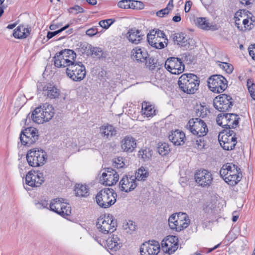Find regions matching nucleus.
<instances>
[{
  "label": "nucleus",
  "instance_id": "f257e3e1",
  "mask_svg": "<svg viewBox=\"0 0 255 255\" xmlns=\"http://www.w3.org/2000/svg\"><path fill=\"white\" fill-rule=\"evenodd\" d=\"M54 114V108L52 106L46 103L36 108L30 116V114L28 115L27 118H31L33 122L41 124L51 120Z\"/></svg>",
  "mask_w": 255,
  "mask_h": 255
},
{
  "label": "nucleus",
  "instance_id": "f03ea898",
  "mask_svg": "<svg viewBox=\"0 0 255 255\" xmlns=\"http://www.w3.org/2000/svg\"><path fill=\"white\" fill-rule=\"evenodd\" d=\"M200 81L193 74H184L178 79L180 89L187 94H194L198 89Z\"/></svg>",
  "mask_w": 255,
  "mask_h": 255
},
{
  "label": "nucleus",
  "instance_id": "7ed1b4c3",
  "mask_svg": "<svg viewBox=\"0 0 255 255\" xmlns=\"http://www.w3.org/2000/svg\"><path fill=\"white\" fill-rule=\"evenodd\" d=\"M117 194L110 188L100 190L96 196L97 204L103 208H108L114 205L116 201Z\"/></svg>",
  "mask_w": 255,
  "mask_h": 255
},
{
  "label": "nucleus",
  "instance_id": "20e7f679",
  "mask_svg": "<svg viewBox=\"0 0 255 255\" xmlns=\"http://www.w3.org/2000/svg\"><path fill=\"white\" fill-rule=\"evenodd\" d=\"M96 226L99 231L104 234L113 233L117 228V222L111 214L98 219Z\"/></svg>",
  "mask_w": 255,
  "mask_h": 255
},
{
  "label": "nucleus",
  "instance_id": "39448f33",
  "mask_svg": "<svg viewBox=\"0 0 255 255\" xmlns=\"http://www.w3.org/2000/svg\"><path fill=\"white\" fill-rule=\"evenodd\" d=\"M218 139L221 146L226 150L233 149L237 144L236 133L232 129H225L220 132Z\"/></svg>",
  "mask_w": 255,
  "mask_h": 255
},
{
  "label": "nucleus",
  "instance_id": "423d86ee",
  "mask_svg": "<svg viewBox=\"0 0 255 255\" xmlns=\"http://www.w3.org/2000/svg\"><path fill=\"white\" fill-rule=\"evenodd\" d=\"M46 153L43 149L33 148L26 154V160L29 165L32 167L42 166L46 162Z\"/></svg>",
  "mask_w": 255,
  "mask_h": 255
},
{
  "label": "nucleus",
  "instance_id": "0eeeda50",
  "mask_svg": "<svg viewBox=\"0 0 255 255\" xmlns=\"http://www.w3.org/2000/svg\"><path fill=\"white\" fill-rule=\"evenodd\" d=\"M67 76L74 81H81L86 76V71L85 66L81 62H75L66 69Z\"/></svg>",
  "mask_w": 255,
  "mask_h": 255
},
{
  "label": "nucleus",
  "instance_id": "6e6552de",
  "mask_svg": "<svg viewBox=\"0 0 255 255\" xmlns=\"http://www.w3.org/2000/svg\"><path fill=\"white\" fill-rule=\"evenodd\" d=\"M49 207L50 210L63 217L70 216L71 213V207L68 203L64 202V199L63 198L53 199L50 204Z\"/></svg>",
  "mask_w": 255,
  "mask_h": 255
},
{
  "label": "nucleus",
  "instance_id": "1a4fd4ad",
  "mask_svg": "<svg viewBox=\"0 0 255 255\" xmlns=\"http://www.w3.org/2000/svg\"><path fill=\"white\" fill-rule=\"evenodd\" d=\"M227 80L221 75H214L208 80L209 88L213 92L222 93L227 88Z\"/></svg>",
  "mask_w": 255,
  "mask_h": 255
},
{
  "label": "nucleus",
  "instance_id": "9d476101",
  "mask_svg": "<svg viewBox=\"0 0 255 255\" xmlns=\"http://www.w3.org/2000/svg\"><path fill=\"white\" fill-rule=\"evenodd\" d=\"M187 127L191 132L198 136H205L208 131L206 124L199 118L190 120Z\"/></svg>",
  "mask_w": 255,
  "mask_h": 255
},
{
  "label": "nucleus",
  "instance_id": "9b49d317",
  "mask_svg": "<svg viewBox=\"0 0 255 255\" xmlns=\"http://www.w3.org/2000/svg\"><path fill=\"white\" fill-rule=\"evenodd\" d=\"M234 100L230 95L225 94L216 97L213 101L214 108L221 112H226L233 106Z\"/></svg>",
  "mask_w": 255,
  "mask_h": 255
},
{
  "label": "nucleus",
  "instance_id": "f8f14e48",
  "mask_svg": "<svg viewBox=\"0 0 255 255\" xmlns=\"http://www.w3.org/2000/svg\"><path fill=\"white\" fill-rule=\"evenodd\" d=\"M38 138V130L32 127L27 128L22 131L19 137L22 144L27 146L35 143Z\"/></svg>",
  "mask_w": 255,
  "mask_h": 255
},
{
  "label": "nucleus",
  "instance_id": "ddd939ff",
  "mask_svg": "<svg viewBox=\"0 0 255 255\" xmlns=\"http://www.w3.org/2000/svg\"><path fill=\"white\" fill-rule=\"evenodd\" d=\"M194 179L198 186L203 188L210 186L213 180L211 172L206 169L198 170L194 175Z\"/></svg>",
  "mask_w": 255,
  "mask_h": 255
},
{
  "label": "nucleus",
  "instance_id": "4468645a",
  "mask_svg": "<svg viewBox=\"0 0 255 255\" xmlns=\"http://www.w3.org/2000/svg\"><path fill=\"white\" fill-rule=\"evenodd\" d=\"M166 69L173 74H179L184 70V65L180 58L170 57L165 61Z\"/></svg>",
  "mask_w": 255,
  "mask_h": 255
},
{
  "label": "nucleus",
  "instance_id": "2eb2a0df",
  "mask_svg": "<svg viewBox=\"0 0 255 255\" xmlns=\"http://www.w3.org/2000/svg\"><path fill=\"white\" fill-rule=\"evenodd\" d=\"M119 176L118 172L112 168L104 169L100 180L103 184L111 186L115 184L119 180Z\"/></svg>",
  "mask_w": 255,
  "mask_h": 255
},
{
  "label": "nucleus",
  "instance_id": "dca6fc26",
  "mask_svg": "<svg viewBox=\"0 0 255 255\" xmlns=\"http://www.w3.org/2000/svg\"><path fill=\"white\" fill-rule=\"evenodd\" d=\"M160 245L154 240L143 243L140 248L141 255H157L160 251Z\"/></svg>",
  "mask_w": 255,
  "mask_h": 255
},
{
  "label": "nucleus",
  "instance_id": "f3484780",
  "mask_svg": "<svg viewBox=\"0 0 255 255\" xmlns=\"http://www.w3.org/2000/svg\"><path fill=\"white\" fill-rule=\"evenodd\" d=\"M44 181L43 173L38 171H30L25 177L26 184L32 187H39Z\"/></svg>",
  "mask_w": 255,
  "mask_h": 255
},
{
  "label": "nucleus",
  "instance_id": "a211bd4d",
  "mask_svg": "<svg viewBox=\"0 0 255 255\" xmlns=\"http://www.w3.org/2000/svg\"><path fill=\"white\" fill-rule=\"evenodd\" d=\"M178 239L176 236H170L162 241V249L163 252L168 254L174 253L178 248Z\"/></svg>",
  "mask_w": 255,
  "mask_h": 255
},
{
  "label": "nucleus",
  "instance_id": "6ab92c4d",
  "mask_svg": "<svg viewBox=\"0 0 255 255\" xmlns=\"http://www.w3.org/2000/svg\"><path fill=\"white\" fill-rule=\"evenodd\" d=\"M136 186V177L134 176H124L120 182L119 187L121 190L126 192L134 190Z\"/></svg>",
  "mask_w": 255,
  "mask_h": 255
},
{
  "label": "nucleus",
  "instance_id": "aec40b11",
  "mask_svg": "<svg viewBox=\"0 0 255 255\" xmlns=\"http://www.w3.org/2000/svg\"><path fill=\"white\" fill-rule=\"evenodd\" d=\"M190 221L188 215L185 213L180 212L177 214V218L175 223V228L172 230H175L176 232H180L187 228Z\"/></svg>",
  "mask_w": 255,
  "mask_h": 255
},
{
  "label": "nucleus",
  "instance_id": "412c9836",
  "mask_svg": "<svg viewBox=\"0 0 255 255\" xmlns=\"http://www.w3.org/2000/svg\"><path fill=\"white\" fill-rule=\"evenodd\" d=\"M131 58L138 63H144L148 58V53L144 48L136 47L131 50Z\"/></svg>",
  "mask_w": 255,
  "mask_h": 255
},
{
  "label": "nucleus",
  "instance_id": "4be33fe9",
  "mask_svg": "<svg viewBox=\"0 0 255 255\" xmlns=\"http://www.w3.org/2000/svg\"><path fill=\"white\" fill-rule=\"evenodd\" d=\"M135 139L130 135L125 136L121 141V147L123 151L132 152L136 147Z\"/></svg>",
  "mask_w": 255,
  "mask_h": 255
},
{
  "label": "nucleus",
  "instance_id": "5701e85b",
  "mask_svg": "<svg viewBox=\"0 0 255 255\" xmlns=\"http://www.w3.org/2000/svg\"><path fill=\"white\" fill-rule=\"evenodd\" d=\"M147 39L148 43L156 49H161L167 45L168 39L167 38L163 40L161 38L155 37V35H153V34H147Z\"/></svg>",
  "mask_w": 255,
  "mask_h": 255
},
{
  "label": "nucleus",
  "instance_id": "b1692460",
  "mask_svg": "<svg viewBox=\"0 0 255 255\" xmlns=\"http://www.w3.org/2000/svg\"><path fill=\"white\" fill-rule=\"evenodd\" d=\"M169 139L174 145H180L184 143L185 139V133L179 130L172 131L168 136Z\"/></svg>",
  "mask_w": 255,
  "mask_h": 255
},
{
  "label": "nucleus",
  "instance_id": "393cba45",
  "mask_svg": "<svg viewBox=\"0 0 255 255\" xmlns=\"http://www.w3.org/2000/svg\"><path fill=\"white\" fill-rule=\"evenodd\" d=\"M143 36H144V34H141V31L135 28L129 29L127 35V37L129 41L135 44L141 42Z\"/></svg>",
  "mask_w": 255,
  "mask_h": 255
},
{
  "label": "nucleus",
  "instance_id": "a878e982",
  "mask_svg": "<svg viewBox=\"0 0 255 255\" xmlns=\"http://www.w3.org/2000/svg\"><path fill=\"white\" fill-rule=\"evenodd\" d=\"M241 169L238 168L237 165L233 164L232 163H227L222 166L220 170V176L224 179V177L228 176L229 174H234L235 173H237Z\"/></svg>",
  "mask_w": 255,
  "mask_h": 255
},
{
  "label": "nucleus",
  "instance_id": "bb28decb",
  "mask_svg": "<svg viewBox=\"0 0 255 255\" xmlns=\"http://www.w3.org/2000/svg\"><path fill=\"white\" fill-rule=\"evenodd\" d=\"M100 133L103 137L110 139L116 135L117 130L111 125L104 124L100 128Z\"/></svg>",
  "mask_w": 255,
  "mask_h": 255
},
{
  "label": "nucleus",
  "instance_id": "cd10ccee",
  "mask_svg": "<svg viewBox=\"0 0 255 255\" xmlns=\"http://www.w3.org/2000/svg\"><path fill=\"white\" fill-rule=\"evenodd\" d=\"M195 21L198 26L202 29L213 31L218 29L217 25L209 23L206 17H197Z\"/></svg>",
  "mask_w": 255,
  "mask_h": 255
},
{
  "label": "nucleus",
  "instance_id": "c85d7f7f",
  "mask_svg": "<svg viewBox=\"0 0 255 255\" xmlns=\"http://www.w3.org/2000/svg\"><path fill=\"white\" fill-rule=\"evenodd\" d=\"M43 91L44 95L50 99H54L58 97L60 94L59 90L55 86L51 85H47L43 87Z\"/></svg>",
  "mask_w": 255,
  "mask_h": 255
},
{
  "label": "nucleus",
  "instance_id": "c756f323",
  "mask_svg": "<svg viewBox=\"0 0 255 255\" xmlns=\"http://www.w3.org/2000/svg\"><path fill=\"white\" fill-rule=\"evenodd\" d=\"M141 112L147 118L152 117L155 115L156 110L150 103L144 101L142 103Z\"/></svg>",
  "mask_w": 255,
  "mask_h": 255
},
{
  "label": "nucleus",
  "instance_id": "7c9ffc66",
  "mask_svg": "<svg viewBox=\"0 0 255 255\" xmlns=\"http://www.w3.org/2000/svg\"><path fill=\"white\" fill-rule=\"evenodd\" d=\"M122 243L117 235H113L109 237L107 240L108 248L111 250L117 251L121 248Z\"/></svg>",
  "mask_w": 255,
  "mask_h": 255
},
{
  "label": "nucleus",
  "instance_id": "2f4dec72",
  "mask_svg": "<svg viewBox=\"0 0 255 255\" xmlns=\"http://www.w3.org/2000/svg\"><path fill=\"white\" fill-rule=\"evenodd\" d=\"M65 59L61 53V51L57 53L55 56L53 57L54 65L57 68L68 67L67 63L69 62V60Z\"/></svg>",
  "mask_w": 255,
  "mask_h": 255
},
{
  "label": "nucleus",
  "instance_id": "473e14b6",
  "mask_svg": "<svg viewBox=\"0 0 255 255\" xmlns=\"http://www.w3.org/2000/svg\"><path fill=\"white\" fill-rule=\"evenodd\" d=\"M30 28H25L24 25H20L14 30L13 35L16 38H25L30 34Z\"/></svg>",
  "mask_w": 255,
  "mask_h": 255
},
{
  "label": "nucleus",
  "instance_id": "72a5a7b5",
  "mask_svg": "<svg viewBox=\"0 0 255 255\" xmlns=\"http://www.w3.org/2000/svg\"><path fill=\"white\" fill-rule=\"evenodd\" d=\"M242 174L241 172V170L237 172V173H234V174H229L228 176L224 177V180L230 185H236L242 179Z\"/></svg>",
  "mask_w": 255,
  "mask_h": 255
},
{
  "label": "nucleus",
  "instance_id": "f704fd0d",
  "mask_svg": "<svg viewBox=\"0 0 255 255\" xmlns=\"http://www.w3.org/2000/svg\"><path fill=\"white\" fill-rule=\"evenodd\" d=\"M61 53H62V54L65 59H68L67 60H69V62L67 63L68 66L76 62L75 59L77 55L73 50L65 49L61 50Z\"/></svg>",
  "mask_w": 255,
  "mask_h": 255
},
{
  "label": "nucleus",
  "instance_id": "c9c22d12",
  "mask_svg": "<svg viewBox=\"0 0 255 255\" xmlns=\"http://www.w3.org/2000/svg\"><path fill=\"white\" fill-rule=\"evenodd\" d=\"M75 191L76 195L79 197H86L89 194V189L86 185H76Z\"/></svg>",
  "mask_w": 255,
  "mask_h": 255
},
{
  "label": "nucleus",
  "instance_id": "e433bc0d",
  "mask_svg": "<svg viewBox=\"0 0 255 255\" xmlns=\"http://www.w3.org/2000/svg\"><path fill=\"white\" fill-rule=\"evenodd\" d=\"M228 122L229 123V128L231 129V128H236L239 125V120L240 118L239 116L235 114H226Z\"/></svg>",
  "mask_w": 255,
  "mask_h": 255
},
{
  "label": "nucleus",
  "instance_id": "4c0bfd02",
  "mask_svg": "<svg viewBox=\"0 0 255 255\" xmlns=\"http://www.w3.org/2000/svg\"><path fill=\"white\" fill-rule=\"evenodd\" d=\"M235 24L237 27L241 30H250L254 26V24L252 22H250L249 24V20L248 18L244 19L243 20L242 23L244 25V27L242 25L240 26V23L238 22L240 21V19L237 16H235Z\"/></svg>",
  "mask_w": 255,
  "mask_h": 255
},
{
  "label": "nucleus",
  "instance_id": "58836bf2",
  "mask_svg": "<svg viewBox=\"0 0 255 255\" xmlns=\"http://www.w3.org/2000/svg\"><path fill=\"white\" fill-rule=\"evenodd\" d=\"M152 154V151L149 148H142L138 153L139 158L142 159L143 161H146L150 159Z\"/></svg>",
  "mask_w": 255,
  "mask_h": 255
},
{
  "label": "nucleus",
  "instance_id": "ea45409f",
  "mask_svg": "<svg viewBox=\"0 0 255 255\" xmlns=\"http://www.w3.org/2000/svg\"><path fill=\"white\" fill-rule=\"evenodd\" d=\"M149 175V173L143 167L139 168L135 172L134 177H136V180H145Z\"/></svg>",
  "mask_w": 255,
  "mask_h": 255
},
{
  "label": "nucleus",
  "instance_id": "a19ab883",
  "mask_svg": "<svg viewBox=\"0 0 255 255\" xmlns=\"http://www.w3.org/2000/svg\"><path fill=\"white\" fill-rule=\"evenodd\" d=\"M228 120L226 114H223L218 115L216 122L218 125L222 126L223 128H226L227 129H229Z\"/></svg>",
  "mask_w": 255,
  "mask_h": 255
},
{
  "label": "nucleus",
  "instance_id": "79ce46f5",
  "mask_svg": "<svg viewBox=\"0 0 255 255\" xmlns=\"http://www.w3.org/2000/svg\"><path fill=\"white\" fill-rule=\"evenodd\" d=\"M158 152L162 156L169 153L170 148L168 143L166 142H159L157 146Z\"/></svg>",
  "mask_w": 255,
  "mask_h": 255
},
{
  "label": "nucleus",
  "instance_id": "37998d69",
  "mask_svg": "<svg viewBox=\"0 0 255 255\" xmlns=\"http://www.w3.org/2000/svg\"><path fill=\"white\" fill-rule=\"evenodd\" d=\"M173 7V0H170L167 5L165 8L162 9L156 12V15L158 17H163L165 15H167L170 11H171Z\"/></svg>",
  "mask_w": 255,
  "mask_h": 255
},
{
  "label": "nucleus",
  "instance_id": "c03bdc74",
  "mask_svg": "<svg viewBox=\"0 0 255 255\" xmlns=\"http://www.w3.org/2000/svg\"><path fill=\"white\" fill-rule=\"evenodd\" d=\"M194 45V40L192 38L186 36L184 41L180 44V46L182 47L184 50H187L192 49Z\"/></svg>",
  "mask_w": 255,
  "mask_h": 255
},
{
  "label": "nucleus",
  "instance_id": "a18cd8bd",
  "mask_svg": "<svg viewBox=\"0 0 255 255\" xmlns=\"http://www.w3.org/2000/svg\"><path fill=\"white\" fill-rule=\"evenodd\" d=\"M204 136H198L193 140L194 146L198 149H201L205 147V141L204 139Z\"/></svg>",
  "mask_w": 255,
  "mask_h": 255
},
{
  "label": "nucleus",
  "instance_id": "49530a36",
  "mask_svg": "<svg viewBox=\"0 0 255 255\" xmlns=\"http://www.w3.org/2000/svg\"><path fill=\"white\" fill-rule=\"evenodd\" d=\"M123 228L128 233L131 234L133 231L136 230V226L133 221L129 220L124 224Z\"/></svg>",
  "mask_w": 255,
  "mask_h": 255
},
{
  "label": "nucleus",
  "instance_id": "de8ad7c7",
  "mask_svg": "<svg viewBox=\"0 0 255 255\" xmlns=\"http://www.w3.org/2000/svg\"><path fill=\"white\" fill-rule=\"evenodd\" d=\"M218 63H219L218 65L219 67L225 71L227 73L230 74L233 72L234 67L231 64L227 62H221L220 61H218Z\"/></svg>",
  "mask_w": 255,
  "mask_h": 255
},
{
  "label": "nucleus",
  "instance_id": "09e8293b",
  "mask_svg": "<svg viewBox=\"0 0 255 255\" xmlns=\"http://www.w3.org/2000/svg\"><path fill=\"white\" fill-rule=\"evenodd\" d=\"M247 86L251 96L255 100V84L251 79H248Z\"/></svg>",
  "mask_w": 255,
  "mask_h": 255
},
{
  "label": "nucleus",
  "instance_id": "8fccbe9b",
  "mask_svg": "<svg viewBox=\"0 0 255 255\" xmlns=\"http://www.w3.org/2000/svg\"><path fill=\"white\" fill-rule=\"evenodd\" d=\"M208 113V111L207 108L202 106H200L196 110V116L202 118L205 117L207 115Z\"/></svg>",
  "mask_w": 255,
  "mask_h": 255
},
{
  "label": "nucleus",
  "instance_id": "3c124183",
  "mask_svg": "<svg viewBox=\"0 0 255 255\" xmlns=\"http://www.w3.org/2000/svg\"><path fill=\"white\" fill-rule=\"evenodd\" d=\"M130 8L133 9H142L144 8L142 2L137 0H130Z\"/></svg>",
  "mask_w": 255,
  "mask_h": 255
},
{
  "label": "nucleus",
  "instance_id": "603ef678",
  "mask_svg": "<svg viewBox=\"0 0 255 255\" xmlns=\"http://www.w3.org/2000/svg\"><path fill=\"white\" fill-rule=\"evenodd\" d=\"M186 36L182 33H177L171 35V38L174 44H177V43L181 42V40H184Z\"/></svg>",
  "mask_w": 255,
  "mask_h": 255
},
{
  "label": "nucleus",
  "instance_id": "864d4df0",
  "mask_svg": "<svg viewBox=\"0 0 255 255\" xmlns=\"http://www.w3.org/2000/svg\"><path fill=\"white\" fill-rule=\"evenodd\" d=\"M148 34H153V35H155V37H157L158 38H161L164 40L165 38H167L165 33L159 29H153L150 31L149 33Z\"/></svg>",
  "mask_w": 255,
  "mask_h": 255
},
{
  "label": "nucleus",
  "instance_id": "5fc2aeb1",
  "mask_svg": "<svg viewBox=\"0 0 255 255\" xmlns=\"http://www.w3.org/2000/svg\"><path fill=\"white\" fill-rule=\"evenodd\" d=\"M115 20L114 19H107L105 20H101L99 24L102 27L107 29L110 26H111L114 22Z\"/></svg>",
  "mask_w": 255,
  "mask_h": 255
},
{
  "label": "nucleus",
  "instance_id": "6e6d98bb",
  "mask_svg": "<svg viewBox=\"0 0 255 255\" xmlns=\"http://www.w3.org/2000/svg\"><path fill=\"white\" fill-rule=\"evenodd\" d=\"M113 165L118 169L123 168L125 165L123 157H118L115 158Z\"/></svg>",
  "mask_w": 255,
  "mask_h": 255
},
{
  "label": "nucleus",
  "instance_id": "4d7b16f0",
  "mask_svg": "<svg viewBox=\"0 0 255 255\" xmlns=\"http://www.w3.org/2000/svg\"><path fill=\"white\" fill-rule=\"evenodd\" d=\"M177 214L178 213L173 214L169 217L168 219V225L171 229H173L176 227L174 225H175V223L177 218Z\"/></svg>",
  "mask_w": 255,
  "mask_h": 255
},
{
  "label": "nucleus",
  "instance_id": "13d9d810",
  "mask_svg": "<svg viewBox=\"0 0 255 255\" xmlns=\"http://www.w3.org/2000/svg\"><path fill=\"white\" fill-rule=\"evenodd\" d=\"M90 51V54L94 55L98 58L100 57L102 55V50L101 48L91 46Z\"/></svg>",
  "mask_w": 255,
  "mask_h": 255
},
{
  "label": "nucleus",
  "instance_id": "bf43d9fd",
  "mask_svg": "<svg viewBox=\"0 0 255 255\" xmlns=\"http://www.w3.org/2000/svg\"><path fill=\"white\" fill-rule=\"evenodd\" d=\"M130 0H122L118 3V6L122 8H130Z\"/></svg>",
  "mask_w": 255,
  "mask_h": 255
},
{
  "label": "nucleus",
  "instance_id": "052dcab7",
  "mask_svg": "<svg viewBox=\"0 0 255 255\" xmlns=\"http://www.w3.org/2000/svg\"><path fill=\"white\" fill-rule=\"evenodd\" d=\"M144 63L147 67L152 69H153L155 67V64H156V62L155 59L152 57H149V55L148 58H147V60Z\"/></svg>",
  "mask_w": 255,
  "mask_h": 255
},
{
  "label": "nucleus",
  "instance_id": "680f3d73",
  "mask_svg": "<svg viewBox=\"0 0 255 255\" xmlns=\"http://www.w3.org/2000/svg\"><path fill=\"white\" fill-rule=\"evenodd\" d=\"M92 45L89 44L87 43H80L79 45V49H81V52L82 53H85L86 52V50L88 51L90 50L91 48Z\"/></svg>",
  "mask_w": 255,
  "mask_h": 255
},
{
  "label": "nucleus",
  "instance_id": "e2e57ef3",
  "mask_svg": "<svg viewBox=\"0 0 255 255\" xmlns=\"http://www.w3.org/2000/svg\"><path fill=\"white\" fill-rule=\"evenodd\" d=\"M70 12L74 13V14H78V13H82L84 12V9L81 6L77 5L70 8Z\"/></svg>",
  "mask_w": 255,
  "mask_h": 255
},
{
  "label": "nucleus",
  "instance_id": "0e129e2a",
  "mask_svg": "<svg viewBox=\"0 0 255 255\" xmlns=\"http://www.w3.org/2000/svg\"><path fill=\"white\" fill-rule=\"evenodd\" d=\"M48 206V203L46 200H42L40 202H38L36 204V206L38 209H43V208H47Z\"/></svg>",
  "mask_w": 255,
  "mask_h": 255
},
{
  "label": "nucleus",
  "instance_id": "69168bd1",
  "mask_svg": "<svg viewBox=\"0 0 255 255\" xmlns=\"http://www.w3.org/2000/svg\"><path fill=\"white\" fill-rule=\"evenodd\" d=\"M249 52L250 55L255 60V44L251 45L249 47Z\"/></svg>",
  "mask_w": 255,
  "mask_h": 255
},
{
  "label": "nucleus",
  "instance_id": "338daca9",
  "mask_svg": "<svg viewBox=\"0 0 255 255\" xmlns=\"http://www.w3.org/2000/svg\"><path fill=\"white\" fill-rule=\"evenodd\" d=\"M98 33V29L96 28H91L88 29L86 34L90 36H93Z\"/></svg>",
  "mask_w": 255,
  "mask_h": 255
},
{
  "label": "nucleus",
  "instance_id": "774afa93",
  "mask_svg": "<svg viewBox=\"0 0 255 255\" xmlns=\"http://www.w3.org/2000/svg\"><path fill=\"white\" fill-rule=\"evenodd\" d=\"M226 238L229 241L232 242L237 238V236L232 231H230Z\"/></svg>",
  "mask_w": 255,
  "mask_h": 255
}]
</instances>
